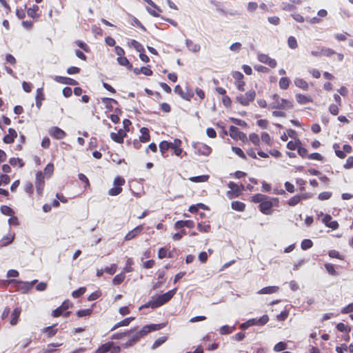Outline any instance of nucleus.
I'll use <instances>...</instances> for the list:
<instances>
[{
  "mask_svg": "<svg viewBox=\"0 0 353 353\" xmlns=\"http://www.w3.org/2000/svg\"><path fill=\"white\" fill-rule=\"evenodd\" d=\"M86 291V288L85 287H81L78 290H76L72 292V296L73 298L77 299L81 296Z\"/></svg>",
  "mask_w": 353,
  "mask_h": 353,
  "instance_id": "obj_46",
  "label": "nucleus"
},
{
  "mask_svg": "<svg viewBox=\"0 0 353 353\" xmlns=\"http://www.w3.org/2000/svg\"><path fill=\"white\" fill-rule=\"evenodd\" d=\"M287 348V344L285 342L281 341L276 343L273 350L274 352H281Z\"/></svg>",
  "mask_w": 353,
  "mask_h": 353,
  "instance_id": "obj_55",
  "label": "nucleus"
},
{
  "mask_svg": "<svg viewBox=\"0 0 353 353\" xmlns=\"http://www.w3.org/2000/svg\"><path fill=\"white\" fill-rule=\"evenodd\" d=\"M258 60L263 63L268 64L270 68H274L276 65V61L274 59H272L268 55L265 54H259L258 55Z\"/></svg>",
  "mask_w": 353,
  "mask_h": 353,
  "instance_id": "obj_11",
  "label": "nucleus"
},
{
  "mask_svg": "<svg viewBox=\"0 0 353 353\" xmlns=\"http://www.w3.org/2000/svg\"><path fill=\"white\" fill-rule=\"evenodd\" d=\"M185 45L189 50H190L192 52H198L200 50V45L198 43H194L190 39H186L185 40Z\"/></svg>",
  "mask_w": 353,
  "mask_h": 353,
  "instance_id": "obj_22",
  "label": "nucleus"
},
{
  "mask_svg": "<svg viewBox=\"0 0 353 353\" xmlns=\"http://www.w3.org/2000/svg\"><path fill=\"white\" fill-rule=\"evenodd\" d=\"M72 306V303L70 301H68V300L64 301L59 307H58L57 308H56L55 310H54L52 311V315L54 317H59L61 315H62V314L65 311H66V310L71 307Z\"/></svg>",
  "mask_w": 353,
  "mask_h": 353,
  "instance_id": "obj_9",
  "label": "nucleus"
},
{
  "mask_svg": "<svg viewBox=\"0 0 353 353\" xmlns=\"http://www.w3.org/2000/svg\"><path fill=\"white\" fill-rule=\"evenodd\" d=\"M301 145L300 140H297L296 141H290L287 143V148L290 150H294L295 149H298V147Z\"/></svg>",
  "mask_w": 353,
  "mask_h": 353,
  "instance_id": "obj_49",
  "label": "nucleus"
},
{
  "mask_svg": "<svg viewBox=\"0 0 353 353\" xmlns=\"http://www.w3.org/2000/svg\"><path fill=\"white\" fill-rule=\"evenodd\" d=\"M170 145L171 143L166 141H163L159 143V149L163 155H164L166 151L170 148Z\"/></svg>",
  "mask_w": 353,
  "mask_h": 353,
  "instance_id": "obj_39",
  "label": "nucleus"
},
{
  "mask_svg": "<svg viewBox=\"0 0 353 353\" xmlns=\"http://www.w3.org/2000/svg\"><path fill=\"white\" fill-rule=\"evenodd\" d=\"M336 328L339 332L349 333L351 330V327L343 323H339L336 325Z\"/></svg>",
  "mask_w": 353,
  "mask_h": 353,
  "instance_id": "obj_44",
  "label": "nucleus"
},
{
  "mask_svg": "<svg viewBox=\"0 0 353 353\" xmlns=\"http://www.w3.org/2000/svg\"><path fill=\"white\" fill-rule=\"evenodd\" d=\"M56 325L48 326L44 328V332L48 334L49 337L54 336L57 332V329L54 328Z\"/></svg>",
  "mask_w": 353,
  "mask_h": 353,
  "instance_id": "obj_41",
  "label": "nucleus"
},
{
  "mask_svg": "<svg viewBox=\"0 0 353 353\" xmlns=\"http://www.w3.org/2000/svg\"><path fill=\"white\" fill-rule=\"evenodd\" d=\"M14 240V236L8 235L3 236V238L1 240V243L2 246H6L10 244Z\"/></svg>",
  "mask_w": 353,
  "mask_h": 353,
  "instance_id": "obj_50",
  "label": "nucleus"
},
{
  "mask_svg": "<svg viewBox=\"0 0 353 353\" xmlns=\"http://www.w3.org/2000/svg\"><path fill=\"white\" fill-rule=\"evenodd\" d=\"M232 150L236 154H237L239 157H240L241 158H242L243 159H246V156H245V153L243 152V151L240 148L232 146Z\"/></svg>",
  "mask_w": 353,
  "mask_h": 353,
  "instance_id": "obj_63",
  "label": "nucleus"
},
{
  "mask_svg": "<svg viewBox=\"0 0 353 353\" xmlns=\"http://www.w3.org/2000/svg\"><path fill=\"white\" fill-rule=\"evenodd\" d=\"M300 201V197L299 196L298 194H296L288 200V204L290 206H295L296 205L299 203Z\"/></svg>",
  "mask_w": 353,
  "mask_h": 353,
  "instance_id": "obj_62",
  "label": "nucleus"
},
{
  "mask_svg": "<svg viewBox=\"0 0 353 353\" xmlns=\"http://www.w3.org/2000/svg\"><path fill=\"white\" fill-rule=\"evenodd\" d=\"M17 137V133L16 130L13 128L8 129V134H6L3 141L5 143L10 144L14 142V139Z\"/></svg>",
  "mask_w": 353,
  "mask_h": 353,
  "instance_id": "obj_19",
  "label": "nucleus"
},
{
  "mask_svg": "<svg viewBox=\"0 0 353 353\" xmlns=\"http://www.w3.org/2000/svg\"><path fill=\"white\" fill-rule=\"evenodd\" d=\"M288 45L290 48L296 49L298 46L296 38L293 36H290L288 39Z\"/></svg>",
  "mask_w": 353,
  "mask_h": 353,
  "instance_id": "obj_52",
  "label": "nucleus"
},
{
  "mask_svg": "<svg viewBox=\"0 0 353 353\" xmlns=\"http://www.w3.org/2000/svg\"><path fill=\"white\" fill-rule=\"evenodd\" d=\"M39 8L37 5H33L31 8H29L27 10V14L29 17L35 19L39 17L37 14V12L39 10Z\"/></svg>",
  "mask_w": 353,
  "mask_h": 353,
  "instance_id": "obj_33",
  "label": "nucleus"
},
{
  "mask_svg": "<svg viewBox=\"0 0 353 353\" xmlns=\"http://www.w3.org/2000/svg\"><path fill=\"white\" fill-rule=\"evenodd\" d=\"M111 346L110 343H105L97 350L96 353H106L110 351Z\"/></svg>",
  "mask_w": 353,
  "mask_h": 353,
  "instance_id": "obj_45",
  "label": "nucleus"
},
{
  "mask_svg": "<svg viewBox=\"0 0 353 353\" xmlns=\"http://www.w3.org/2000/svg\"><path fill=\"white\" fill-rule=\"evenodd\" d=\"M134 264L133 260L131 258H128L126 260L125 266L123 268V272H132L133 271V268L132 265Z\"/></svg>",
  "mask_w": 353,
  "mask_h": 353,
  "instance_id": "obj_42",
  "label": "nucleus"
},
{
  "mask_svg": "<svg viewBox=\"0 0 353 353\" xmlns=\"http://www.w3.org/2000/svg\"><path fill=\"white\" fill-rule=\"evenodd\" d=\"M279 204V199L277 198H270L267 197L262 203L259 204V210L264 214H272V208L273 206H277Z\"/></svg>",
  "mask_w": 353,
  "mask_h": 353,
  "instance_id": "obj_3",
  "label": "nucleus"
},
{
  "mask_svg": "<svg viewBox=\"0 0 353 353\" xmlns=\"http://www.w3.org/2000/svg\"><path fill=\"white\" fill-rule=\"evenodd\" d=\"M325 268L327 270V272L332 275V276H336L338 275V273L336 272V271L334 269V267L332 264H330V263H325Z\"/></svg>",
  "mask_w": 353,
  "mask_h": 353,
  "instance_id": "obj_59",
  "label": "nucleus"
},
{
  "mask_svg": "<svg viewBox=\"0 0 353 353\" xmlns=\"http://www.w3.org/2000/svg\"><path fill=\"white\" fill-rule=\"evenodd\" d=\"M240 132L239 130L238 129V128L234 126V125H231L230 127V136L234 139H236L238 138V134Z\"/></svg>",
  "mask_w": 353,
  "mask_h": 353,
  "instance_id": "obj_53",
  "label": "nucleus"
},
{
  "mask_svg": "<svg viewBox=\"0 0 353 353\" xmlns=\"http://www.w3.org/2000/svg\"><path fill=\"white\" fill-rule=\"evenodd\" d=\"M267 197H268V196H266V195H264L262 194H254L252 197V201L256 203H262V202H263L265 199H267Z\"/></svg>",
  "mask_w": 353,
  "mask_h": 353,
  "instance_id": "obj_38",
  "label": "nucleus"
},
{
  "mask_svg": "<svg viewBox=\"0 0 353 353\" xmlns=\"http://www.w3.org/2000/svg\"><path fill=\"white\" fill-rule=\"evenodd\" d=\"M296 99L297 102L300 104H306L312 101L310 97L303 95L302 94H297L296 95Z\"/></svg>",
  "mask_w": 353,
  "mask_h": 353,
  "instance_id": "obj_31",
  "label": "nucleus"
},
{
  "mask_svg": "<svg viewBox=\"0 0 353 353\" xmlns=\"http://www.w3.org/2000/svg\"><path fill=\"white\" fill-rule=\"evenodd\" d=\"M290 80L287 77H281L279 80V87L281 89L286 90L289 87Z\"/></svg>",
  "mask_w": 353,
  "mask_h": 353,
  "instance_id": "obj_47",
  "label": "nucleus"
},
{
  "mask_svg": "<svg viewBox=\"0 0 353 353\" xmlns=\"http://www.w3.org/2000/svg\"><path fill=\"white\" fill-rule=\"evenodd\" d=\"M43 172L44 174L47 175L48 177H50L54 172V165L51 163H48L45 168Z\"/></svg>",
  "mask_w": 353,
  "mask_h": 353,
  "instance_id": "obj_58",
  "label": "nucleus"
},
{
  "mask_svg": "<svg viewBox=\"0 0 353 353\" xmlns=\"http://www.w3.org/2000/svg\"><path fill=\"white\" fill-rule=\"evenodd\" d=\"M192 146L195 153L199 155L208 156L212 152L211 148L203 143H194Z\"/></svg>",
  "mask_w": 353,
  "mask_h": 353,
  "instance_id": "obj_6",
  "label": "nucleus"
},
{
  "mask_svg": "<svg viewBox=\"0 0 353 353\" xmlns=\"http://www.w3.org/2000/svg\"><path fill=\"white\" fill-rule=\"evenodd\" d=\"M209 175L204 174L196 176H192L189 178V180L194 183H202L205 182L209 179Z\"/></svg>",
  "mask_w": 353,
  "mask_h": 353,
  "instance_id": "obj_29",
  "label": "nucleus"
},
{
  "mask_svg": "<svg viewBox=\"0 0 353 353\" xmlns=\"http://www.w3.org/2000/svg\"><path fill=\"white\" fill-rule=\"evenodd\" d=\"M125 273L123 272L117 274L112 279V283L114 285H119L121 284L125 279Z\"/></svg>",
  "mask_w": 353,
  "mask_h": 353,
  "instance_id": "obj_37",
  "label": "nucleus"
},
{
  "mask_svg": "<svg viewBox=\"0 0 353 353\" xmlns=\"http://www.w3.org/2000/svg\"><path fill=\"white\" fill-rule=\"evenodd\" d=\"M35 99L36 106L39 109L41 105L42 101L45 99L44 94L43 93V88H37Z\"/></svg>",
  "mask_w": 353,
  "mask_h": 353,
  "instance_id": "obj_24",
  "label": "nucleus"
},
{
  "mask_svg": "<svg viewBox=\"0 0 353 353\" xmlns=\"http://www.w3.org/2000/svg\"><path fill=\"white\" fill-rule=\"evenodd\" d=\"M49 133L52 137L57 139H62L66 135V133L58 127H52L49 130Z\"/></svg>",
  "mask_w": 353,
  "mask_h": 353,
  "instance_id": "obj_13",
  "label": "nucleus"
},
{
  "mask_svg": "<svg viewBox=\"0 0 353 353\" xmlns=\"http://www.w3.org/2000/svg\"><path fill=\"white\" fill-rule=\"evenodd\" d=\"M45 185L44 176L41 172L36 174L35 186L37 192L39 195H41Z\"/></svg>",
  "mask_w": 353,
  "mask_h": 353,
  "instance_id": "obj_8",
  "label": "nucleus"
},
{
  "mask_svg": "<svg viewBox=\"0 0 353 353\" xmlns=\"http://www.w3.org/2000/svg\"><path fill=\"white\" fill-rule=\"evenodd\" d=\"M166 340H167L166 336H161V337L157 339L152 344V348L153 350L157 348L158 347L161 345L163 343H164L166 341Z\"/></svg>",
  "mask_w": 353,
  "mask_h": 353,
  "instance_id": "obj_51",
  "label": "nucleus"
},
{
  "mask_svg": "<svg viewBox=\"0 0 353 353\" xmlns=\"http://www.w3.org/2000/svg\"><path fill=\"white\" fill-rule=\"evenodd\" d=\"M279 288L278 286H268L263 288L257 292L259 294H270L276 293L279 291Z\"/></svg>",
  "mask_w": 353,
  "mask_h": 353,
  "instance_id": "obj_21",
  "label": "nucleus"
},
{
  "mask_svg": "<svg viewBox=\"0 0 353 353\" xmlns=\"http://www.w3.org/2000/svg\"><path fill=\"white\" fill-rule=\"evenodd\" d=\"M234 330H235L234 326L230 327L229 325H223L222 327H220L219 333L222 335L229 334L232 333Z\"/></svg>",
  "mask_w": 353,
  "mask_h": 353,
  "instance_id": "obj_36",
  "label": "nucleus"
},
{
  "mask_svg": "<svg viewBox=\"0 0 353 353\" xmlns=\"http://www.w3.org/2000/svg\"><path fill=\"white\" fill-rule=\"evenodd\" d=\"M117 60L118 63L122 66H126L129 69H131L132 68V64L129 62L128 59L124 56L117 57Z\"/></svg>",
  "mask_w": 353,
  "mask_h": 353,
  "instance_id": "obj_35",
  "label": "nucleus"
},
{
  "mask_svg": "<svg viewBox=\"0 0 353 353\" xmlns=\"http://www.w3.org/2000/svg\"><path fill=\"white\" fill-rule=\"evenodd\" d=\"M256 97L254 90H249L244 95L239 94L236 97V101L241 103L242 105L247 106L250 103L254 101Z\"/></svg>",
  "mask_w": 353,
  "mask_h": 353,
  "instance_id": "obj_5",
  "label": "nucleus"
},
{
  "mask_svg": "<svg viewBox=\"0 0 353 353\" xmlns=\"http://www.w3.org/2000/svg\"><path fill=\"white\" fill-rule=\"evenodd\" d=\"M131 46L135 48V50L139 52H141L144 51L143 46L137 41L132 39L130 42Z\"/></svg>",
  "mask_w": 353,
  "mask_h": 353,
  "instance_id": "obj_54",
  "label": "nucleus"
},
{
  "mask_svg": "<svg viewBox=\"0 0 353 353\" xmlns=\"http://www.w3.org/2000/svg\"><path fill=\"white\" fill-rule=\"evenodd\" d=\"M9 282L16 284L17 290L22 293H27L31 289L28 281L24 282L17 279H11Z\"/></svg>",
  "mask_w": 353,
  "mask_h": 353,
  "instance_id": "obj_10",
  "label": "nucleus"
},
{
  "mask_svg": "<svg viewBox=\"0 0 353 353\" xmlns=\"http://www.w3.org/2000/svg\"><path fill=\"white\" fill-rule=\"evenodd\" d=\"M101 101L103 104L105 105L106 108L110 110H112L113 108L112 103L118 104L117 101L112 98L103 97L101 98Z\"/></svg>",
  "mask_w": 353,
  "mask_h": 353,
  "instance_id": "obj_28",
  "label": "nucleus"
},
{
  "mask_svg": "<svg viewBox=\"0 0 353 353\" xmlns=\"http://www.w3.org/2000/svg\"><path fill=\"white\" fill-rule=\"evenodd\" d=\"M133 332H131L129 335V339L123 345L124 347H129L132 346L134 343L138 342L141 338L145 336V333L143 332V329L141 328L140 330H137V329H133Z\"/></svg>",
  "mask_w": 353,
  "mask_h": 353,
  "instance_id": "obj_4",
  "label": "nucleus"
},
{
  "mask_svg": "<svg viewBox=\"0 0 353 353\" xmlns=\"http://www.w3.org/2000/svg\"><path fill=\"white\" fill-rule=\"evenodd\" d=\"M21 312V310L20 307H16L14 309V310L12 313V319L10 322L12 325H14L17 323L18 319L20 316Z\"/></svg>",
  "mask_w": 353,
  "mask_h": 353,
  "instance_id": "obj_26",
  "label": "nucleus"
},
{
  "mask_svg": "<svg viewBox=\"0 0 353 353\" xmlns=\"http://www.w3.org/2000/svg\"><path fill=\"white\" fill-rule=\"evenodd\" d=\"M54 80L62 84H67V85H78V82L70 77H61V76H56L54 78Z\"/></svg>",
  "mask_w": 353,
  "mask_h": 353,
  "instance_id": "obj_18",
  "label": "nucleus"
},
{
  "mask_svg": "<svg viewBox=\"0 0 353 353\" xmlns=\"http://www.w3.org/2000/svg\"><path fill=\"white\" fill-rule=\"evenodd\" d=\"M294 84L296 86L304 90H307L308 89L307 83L303 79L296 78L294 79Z\"/></svg>",
  "mask_w": 353,
  "mask_h": 353,
  "instance_id": "obj_30",
  "label": "nucleus"
},
{
  "mask_svg": "<svg viewBox=\"0 0 353 353\" xmlns=\"http://www.w3.org/2000/svg\"><path fill=\"white\" fill-rule=\"evenodd\" d=\"M121 191L122 188L121 187L114 186L108 190V194L110 196H117L119 194Z\"/></svg>",
  "mask_w": 353,
  "mask_h": 353,
  "instance_id": "obj_61",
  "label": "nucleus"
},
{
  "mask_svg": "<svg viewBox=\"0 0 353 353\" xmlns=\"http://www.w3.org/2000/svg\"><path fill=\"white\" fill-rule=\"evenodd\" d=\"M133 330H128L123 332H118L115 333L112 335L111 339L113 340H118L123 339V337L126 336L127 335H129L131 332H132Z\"/></svg>",
  "mask_w": 353,
  "mask_h": 353,
  "instance_id": "obj_40",
  "label": "nucleus"
},
{
  "mask_svg": "<svg viewBox=\"0 0 353 353\" xmlns=\"http://www.w3.org/2000/svg\"><path fill=\"white\" fill-rule=\"evenodd\" d=\"M281 8L282 10L287 11H292L295 8L293 4L289 3L288 2H282L281 4Z\"/></svg>",
  "mask_w": 353,
  "mask_h": 353,
  "instance_id": "obj_64",
  "label": "nucleus"
},
{
  "mask_svg": "<svg viewBox=\"0 0 353 353\" xmlns=\"http://www.w3.org/2000/svg\"><path fill=\"white\" fill-rule=\"evenodd\" d=\"M228 186L230 190H233L235 193H236L238 196H239L241 191L244 189L243 185H241L240 187L239 185L232 181L229 182Z\"/></svg>",
  "mask_w": 353,
  "mask_h": 353,
  "instance_id": "obj_32",
  "label": "nucleus"
},
{
  "mask_svg": "<svg viewBox=\"0 0 353 353\" xmlns=\"http://www.w3.org/2000/svg\"><path fill=\"white\" fill-rule=\"evenodd\" d=\"M9 163L12 165H16L17 163H19V167L22 168L24 165V163L21 159L19 158H10L9 160Z\"/></svg>",
  "mask_w": 353,
  "mask_h": 353,
  "instance_id": "obj_57",
  "label": "nucleus"
},
{
  "mask_svg": "<svg viewBox=\"0 0 353 353\" xmlns=\"http://www.w3.org/2000/svg\"><path fill=\"white\" fill-rule=\"evenodd\" d=\"M176 288L169 290L163 294L158 295L157 297L152 298L148 303L141 305L139 307V310H141L143 307H151L154 309L161 307V305L168 303L174 296V295L176 294Z\"/></svg>",
  "mask_w": 353,
  "mask_h": 353,
  "instance_id": "obj_1",
  "label": "nucleus"
},
{
  "mask_svg": "<svg viewBox=\"0 0 353 353\" xmlns=\"http://www.w3.org/2000/svg\"><path fill=\"white\" fill-rule=\"evenodd\" d=\"M250 141L255 145H259L260 143V139L258 134L255 133H252L249 135Z\"/></svg>",
  "mask_w": 353,
  "mask_h": 353,
  "instance_id": "obj_60",
  "label": "nucleus"
},
{
  "mask_svg": "<svg viewBox=\"0 0 353 353\" xmlns=\"http://www.w3.org/2000/svg\"><path fill=\"white\" fill-rule=\"evenodd\" d=\"M249 321H250L251 326H253V325L262 326V325H265L268 322L269 317L267 314H264L259 319H249Z\"/></svg>",
  "mask_w": 353,
  "mask_h": 353,
  "instance_id": "obj_17",
  "label": "nucleus"
},
{
  "mask_svg": "<svg viewBox=\"0 0 353 353\" xmlns=\"http://www.w3.org/2000/svg\"><path fill=\"white\" fill-rule=\"evenodd\" d=\"M174 91L186 101H190L194 97V92L191 89L186 88L185 91H183L179 85H176L174 87Z\"/></svg>",
  "mask_w": 353,
  "mask_h": 353,
  "instance_id": "obj_7",
  "label": "nucleus"
},
{
  "mask_svg": "<svg viewBox=\"0 0 353 353\" xmlns=\"http://www.w3.org/2000/svg\"><path fill=\"white\" fill-rule=\"evenodd\" d=\"M143 230V225H138L137 227L134 228L133 230L130 231L125 236V241H130L134 237H136L137 235H139Z\"/></svg>",
  "mask_w": 353,
  "mask_h": 353,
  "instance_id": "obj_20",
  "label": "nucleus"
},
{
  "mask_svg": "<svg viewBox=\"0 0 353 353\" xmlns=\"http://www.w3.org/2000/svg\"><path fill=\"white\" fill-rule=\"evenodd\" d=\"M184 227L188 228H192L194 227V222L192 220H185V221H177L174 223V228L176 230L181 229Z\"/></svg>",
  "mask_w": 353,
  "mask_h": 353,
  "instance_id": "obj_16",
  "label": "nucleus"
},
{
  "mask_svg": "<svg viewBox=\"0 0 353 353\" xmlns=\"http://www.w3.org/2000/svg\"><path fill=\"white\" fill-rule=\"evenodd\" d=\"M92 313V310L90 308L79 310L77 312V315L78 317H83L86 316H90Z\"/></svg>",
  "mask_w": 353,
  "mask_h": 353,
  "instance_id": "obj_48",
  "label": "nucleus"
},
{
  "mask_svg": "<svg viewBox=\"0 0 353 353\" xmlns=\"http://www.w3.org/2000/svg\"><path fill=\"white\" fill-rule=\"evenodd\" d=\"M61 343H50L47 347L42 349L39 353H52L55 351L52 347H59Z\"/></svg>",
  "mask_w": 353,
  "mask_h": 353,
  "instance_id": "obj_34",
  "label": "nucleus"
},
{
  "mask_svg": "<svg viewBox=\"0 0 353 353\" xmlns=\"http://www.w3.org/2000/svg\"><path fill=\"white\" fill-rule=\"evenodd\" d=\"M140 132L141 133V136L139 137L140 141L142 143L149 141L150 139L149 130L147 128L143 127L141 128Z\"/></svg>",
  "mask_w": 353,
  "mask_h": 353,
  "instance_id": "obj_23",
  "label": "nucleus"
},
{
  "mask_svg": "<svg viewBox=\"0 0 353 353\" xmlns=\"http://www.w3.org/2000/svg\"><path fill=\"white\" fill-rule=\"evenodd\" d=\"M126 136L125 132L120 129L118 132H111L110 138L118 143H122L123 142V138Z\"/></svg>",
  "mask_w": 353,
  "mask_h": 353,
  "instance_id": "obj_14",
  "label": "nucleus"
},
{
  "mask_svg": "<svg viewBox=\"0 0 353 353\" xmlns=\"http://www.w3.org/2000/svg\"><path fill=\"white\" fill-rule=\"evenodd\" d=\"M134 319V317H128V318H125L123 320L118 322L117 323H116L112 328H111V331H113L116 329H117L118 327H121V326H127L130 324V323L133 321Z\"/></svg>",
  "mask_w": 353,
  "mask_h": 353,
  "instance_id": "obj_25",
  "label": "nucleus"
},
{
  "mask_svg": "<svg viewBox=\"0 0 353 353\" xmlns=\"http://www.w3.org/2000/svg\"><path fill=\"white\" fill-rule=\"evenodd\" d=\"M0 210L1 212L4 215L12 216L14 214L13 210L7 205L1 206Z\"/></svg>",
  "mask_w": 353,
  "mask_h": 353,
  "instance_id": "obj_43",
  "label": "nucleus"
},
{
  "mask_svg": "<svg viewBox=\"0 0 353 353\" xmlns=\"http://www.w3.org/2000/svg\"><path fill=\"white\" fill-rule=\"evenodd\" d=\"M165 327V323H159V324H150V325H146L142 327L143 332L145 333V335H147L149 332L152 331H157L159 330L163 327Z\"/></svg>",
  "mask_w": 353,
  "mask_h": 353,
  "instance_id": "obj_12",
  "label": "nucleus"
},
{
  "mask_svg": "<svg viewBox=\"0 0 353 353\" xmlns=\"http://www.w3.org/2000/svg\"><path fill=\"white\" fill-rule=\"evenodd\" d=\"M313 243L310 239H304L302 241L301 247L302 250H307L312 247Z\"/></svg>",
  "mask_w": 353,
  "mask_h": 353,
  "instance_id": "obj_56",
  "label": "nucleus"
},
{
  "mask_svg": "<svg viewBox=\"0 0 353 353\" xmlns=\"http://www.w3.org/2000/svg\"><path fill=\"white\" fill-rule=\"evenodd\" d=\"M231 208L234 210L243 212L245 210V204L241 201H234L232 202Z\"/></svg>",
  "mask_w": 353,
  "mask_h": 353,
  "instance_id": "obj_27",
  "label": "nucleus"
},
{
  "mask_svg": "<svg viewBox=\"0 0 353 353\" xmlns=\"http://www.w3.org/2000/svg\"><path fill=\"white\" fill-rule=\"evenodd\" d=\"M273 102L270 103L269 107L272 109H290L292 108V103L284 99H280L279 96L274 94L272 96Z\"/></svg>",
  "mask_w": 353,
  "mask_h": 353,
  "instance_id": "obj_2",
  "label": "nucleus"
},
{
  "mask_svg": "<svg viewBox=\"0 0 353 353\" xmlns=\"http://www.w3.org/2000/svg\"><path fill=\"white\" fill-rule=\"evenodd\" d=\"M323 223L328 228L332 230H336L339 228V223L336 221H332V216L329 214H325L323 219Z\"/></svg>",
  "mask_w": 353,
  "mask_h": 353,
  "instance_id": "obj_15",
  "label": "nucleus"
}]
</instances>
